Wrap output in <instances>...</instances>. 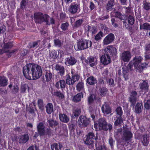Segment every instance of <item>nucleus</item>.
<instances>
[{
  "label": "nucleus",
  "mask_w": 150,
  "mask_h": 150,
  "mask_svg": "<svg viewBox=\"0 0 150 150\" xmlns=\"http://www.w3.org/2000/svg\"><path fill=\"white\" fill-rule=\"evenodd\" d=\"M108 91V89L105 87H100L98 90V94L102 97L105 96Z\"/></svg>",
  "instance_id": "32"
},
{
  "label": "nucleus",
  "mask_w": 150,
  "mask_h": 150,
  "mask_svg": "<svg viewBox=\"0 0 150 150\" xmlns=\"http://www.w3.org/2000/svg\"><path fill=\"white\" fill-rule=\"evenodd\" d=\"M19 90V87L17 85H14L13 86V89L12 90L13 93L14 94H16L17 93Z\"/></svg>",
  "instance_id": "63"
},
{
  "label": "nucleus",
  "mask_w": 150,
  "mask_h": 150,
  "mask_svg": "<svg viewBox=\"0 0 150 150\" xmlns=\"http://www.w3.org/2000/svg\"><path fill=\"white\" fill-rule=\"evenodd\" d=\"M104 34L101 31L99 32L95 36V39L97 41H99L102 39V38L103 37Z\"/></svg>",
  "instance_id": "52"
},
{
  "label": "nucleus",
  "mask_w": 150,
  "mask_h": 150,
  "mask_svg": "<svg viewBox=\"0 0 150 150\" xmlns=\"http://www.w3.org/2000/svg\"><path fill=\"white\" fill-rule=\"evenodd\" d=\"M83 98V93L82 92L77 93L73 98L74 102L77 103L81 101V98Z\"/></svg>",
  "instance_id": "37"
},
{
  "label": "nucleus",
  "mask_w": 150,
  "mask_h": 150,
  "mask_svg": "<svg viewBox=\"0 0 150 150\" xmlns=\"http://www.w3.org/2000/svg\"><path fill=\"white\" fill-rule=\"evenodd\" d=\"M148 67V64L146 62H144L141 63L140 65H139L137 67V69L139 72H141L143 70H145Z\"/></svg>",
  "instance_id": "34"
},
{
  "label": "nucleus",
  "mask_w": 150,
  "mask_h": 150,
  "mask_svg": "<svg viewBox=\"0 0 150 150\" xmlns=\"http://www.w3.org/2000/svg\"><path fill=\"white\" fill-rule=\"evenodd\" d=\"M83 22V19H79L78 20L75 22L74 26L76 28L80 27L81 26Z\"/></svg>",
  "instance_id": "57"
},
{
  "label": "nucleus",
  "mask_w": 150,
  "mask_h": 150,
  "mask_svg": "<svg viewBox=\"0 0 150 150\" xmlns=\"http://www.w3.org/2000/svg\"><path fill=\"white\" fill-rule=\"evenodd\" d=\"M85 139L84 141L86 144L88 145L92 146L94 144V140L96 141L98 139L97 136H95V134L93 132H89L85 136Z\"/></svg>",
  "instance_id": "9"
},
{
  "label": "nucleus",
  "mask_w": 150,
  "mask_h": 150,
  "mask_svg": "<svg viewBox=\"0 0 150 150\" xmlns=\"http://www.w3.org/2000/svg\"><path fill=\"white\" fill-rule=\"evenodd\" d=\"M37 65L34 63H28L24 66L23 69V72L24 76L25 78L31 80L32 79L31 74L33 75H35V74H34V71L36 68V66Z\"/></svg>",
  "instance_id": "2"
},
{
  "label": "nucleus",
  "mask_w": 150,
  "mask_h": 150,
  "mask_svg": "<svg viewBox=\"0 0 150 150\" xmlns=\"http://www.w3.org/2000/svg\"><path fill=\"white\" fill-rule=\"evenodd\" d=\"M90 122V118H87L86 116H80L78 121V124L81 127H87Z\"/></svg>",
  "instance_id": "12"
},
{
  "label": "nucleus",
  "mask_w": 150,
  "mask_h": 150,
  "mask_svg": "<svg viewBox=\"0 0 150 150\" xmlns=\"http://www.w3.org/2000/svg\"><path fill=\"white\" fill-rule=\"evenodd\" d=\"M143 8L146 10L149 11L150 10V2L146 1L143 4Z\"/></svg>",
  "instance_id": "55"
},
{
  "label": "nucleus",
  "mask_w": 150,
  "mask_h": 150,
  "mask_svg": "<svg viewBox=\"0 0 150 150\" xmlns=\"http://www.w3.org/2000/svg\"><path fill=\"white\" fill-rule=\"evenodd\" d=\"M71 76L70 74H67L65 76L66 83L69 85H73L75 82L78 81L80 78L79 75L77 72H76L74 69H71Z\"/></svg>",
  "instance_id": "3"
},
{
  "label": "nucleus",
  "mask_w": 150,
  "mask_h": 150,
  "mask_svg": "<svg viewBox=\"0 0 150 150\" xmlns=\"http://www.w3.org/2000/svg\"><path fill=\"white\" fill-rule=\"evenodd\" d=\"M123 128L122 139L125 142L129 141L133 137V134L128 129L127 126H125Z\"/></svg>",
  "instance_id": "11"
},
{
  "label": "nucleus",
  "mask_w": 150,
  "mask_h": 150,
  "mask_svg": "<svg viewBox=\"0 0 150 150\" xmlns=\"http://www.w3.org/2000/svg\"><path fill=\"white\" fill-rule=\"evenodd\" d=\"M143 108L142 104L138 102L136 104L135 107V111L136 113L139 114L142 111Z\"/></svg>",
  "instance_id": "39"
},
{
  "label": "nucleus",
  "mask_w": 150,
  "mask_h": 150,
  "mask_svg": "<svg viewBox=\"0 0 150 150\" xmlns=\"http://www.w3.org/2000/svg\"><path fill=\"white\" fill-rule=\"evenodd\" d=\"M60 146L57 143H54L51 145V148L52 150H59Z\"/></svg>",
  "instance_id": "59"
},
{
  "label": "nucleus",
  "mask_w": 150,
  "mask_h": 150,
  "mask_svg": "<svg viewBox=\"0 0 150 150\" xmlns=\"http://www.w3.org/2000/svg\"><path fill=\"white\" fill-rule=\"evenodd\" d=\"M127 20L128 23L131 25H132L135 22V19L134 17L132 16L129 15L127 18V16L125 18V20Z\"/></svg>",
  "instance_id": "44"
},
{
  "label": "nucleus",
  "mask_w": 150,
  "mask_h": 150,
  "mask_svg": "<svg viewBox=\"0 0 150 150\" xmlns=\"http://www.w3.org/2000/svg\"><path fill=\"white\" fill-rule=\"evenodd\" d=\"M102 112L106 114H110L111 112V109L110 107L107 104L103 105L101 108Z\"/></svg>",
  "instance_id": "29"
},
{
  "label": "nucleus",
  "mask_w": 150,
  "mask_h": 150,
  "mask_svg": "<svg viewBox=\"0 0 150 150\" xmlns=\"http://www.w3.org/2000/svg\"><path fill=\"white\" fill-rule=\"evenodd\" d=\"M115 37L114 34L112 33H110L104 39L103 44L104 45H108L111 43L115 40Z\"/></svg>",
  "instance_id": "17"
},
{
  "label": "nucleus",
  "mask_w": 150,
  "mask_h": 150,
  "mask_svg": "<svg viewBox=\"0 0 150 150\" xmlns=\"http://www.w3.org/2000/svg\"><path fill=\"white\" fill-rule=\"evenodd\" d=\"M123 23L124 26H125L126 28L129 30H130L132 29V27L129 25V24H127L126 22V21L125 19L123 20Z\"/></svg>",
  "instance_id": "62"
},
{
  "label": "nucleus",
  "mask_w": 150,
  "mask_h": 150,
  "mask_svg": "<svg viewBox=\"0 0 150 150\" xmlns=\"http://www.w3.org/2000/svg\"><path fill=\"white\" fill-rule=\"evenodd\" d=\"M97 150H107V148L105 145L103 144L98 146Z\"/></svg>",
  "instance_id": "64"
},
{
  "label": "nucleus",
  "mask_w": 150,
  "mask_h": 150,
  "mask_svg": "<svg viewBox=\"0 0 150 150\" xmlns=\"http://www.w3.org/2000/svg\"><path fill=\"white\" fill-rule=\"evenodd\" d=\"M88 32L91 33L92 35L95 34L97 32V28L95 26H88Z\"/></svg>",
  "instance_id": "48"
},
{
  "label": "nucleus",
  "mask_w": 150,
  "mask_h": 150,
  "mask_svg": "<svg viewBox=\"0 0 150 150\" xmlns=\"http://www.w3.org/2000/svg\"><path fill=\"white\" fill-rule=\"evenodd\" d=\"M37 128L38 133L40 136L46 135L50 137L52 135V130L49 128H47L45 131V125L42 122H40L37 125Z\"/></svg>",
  "instance_id": "5"
},
{
  "label": "nucleus",
  "mask_w": 150,
  "mask_h": 150,
  "mask_svg": "<svg viewBox=\"0 0 150 150\" xmlns=\"http://www.w3.org/2000/svg\"><path fill=\"white\" fill-rule=\"evenodd\" d=\"M91 45L92 42L90 40L81 39L78 40L76 45L74 46V49L76 51L88 49Z\"/></svg>",
  "instance_id": "4"
},
{
  "label": "nucleus",
  "mask_w": 150,
  "mask_h": 150,
  "mask_svg": "<svg viewBox=\"0 0 150 150\" xmlns=\"http://www.w3.org/2000/svg\"><path fill=\"white\" fill-rule=\"evenodd\" d=\"M40 40H37L34 42H32L30 43L31 48L37 47Z\"/></svg>",
  "instance_id": "58"
},
{
  "label": "nucleus",
  "mask_w": 150,
  "mask_h": 150,
  "mask_svg": "<svg viewBox=\"0 0 150 150\" xmlns=\"http://www.w3.org/2000/svg\"><path fill=\"white\" fill-rule=\"evenodd\" d=\"M29 88V87L27 84L24 83L21 85L20 89V93H24L26 92L27 88Z\"/></svg>",
  "instance_id": "50"
},
{
  "label": "nucleus",
  "mask_w": 150,
  "mask_h": 150,
  "mask_svg": "<svg viewBox=\"0 0 150 150\" xmlns=\"http://www.w3.org/2000/svg\"><path fill=\"white\" fill-rule=\"evenodd\" d=\"M100 61L102 64L106 66L111 62V58L104 53L100 57Z\"/></svg>",
  "instance_id": "22"
},
{
  "label": "nucleus",
  "mask_w": 150,
  "mask_h": 150,
  "mask_svg": "<svg viewBox=\"0 0 150 150\" xmlns=\"http://www.w3.org/2000/svg\"><path fill=\"white\" fill-rule=\"evenodd\" d=\"M139 87L142 92H144V93L148 92L149 85L147 80H143L142 82L139 84Z\"/></svg>",
  "instance_id": "23"
},
{
  "label": "nucleus",
  "mask_w": 150,
  "mask_h": 150,
  "mask_svg": "<svg viewBox=\"0 0 150 150\" xmlns=\"http://www.w3.org/2000/svg\"><path fill=\"white\" fill-rule=\"evenodd\" d=\"M59 118L60 121L64 123H67L69 121L68 117L65 114H60Z\"/></svg>",
  "instance_id": "42"
},
{
  "label": "nucleus",
  "mask_w": 150,
  "mask_h": 150,
  "mask_svg": "<svg viewBox=\"0 0 150 150\" xmlns=\"http://www.w3.org/2000/svg\"><path fill=\"white\" fill-rule=\"evenodd\" d=\"M8 79L4 76L0 77V86L4 87L7 85Z\"/></svg>",
  "instance_id": "40"
},
{
  "label": "nucleus",
  "mask_w": 150,
  "mask_h": 150,
  "mask_svg": "<svg viewBox=\"0 0 150 150\" xmlns=\"http://www.w3.org/2000/svg\"><path fill=\"white\" fill-rule=\"evenodd\" d=\"M53 76V74L50 70H46L45 73V78L46 82H48L51 81Z\"/></svg>",
  "instance_id": "31"
},
{
  "label": "nucleus",
  "mask_w": 150,
  "mask_h": 150,
  "mask_svg": "<svg viewBox=\"0 0 150 150\" xmlns=\"http://www.w3.org/2000/svg\"><path fill=\"white\" fill-rule=\"evenodd\" d=\"M81 109L80 108H76L73 111V116L74 118H77L80 115Z\"/></svg>",
  "instance_id": "46"
},
{
  "label": "nucleus",
  "mask_w": 150,
  "mask_h": 150,
  "mask_svg": "<svg viewBox=\"0 0 150 150\" xmlns=\"http://www.w3.org/2000/svg\"><path fill=\"white\" fill-rule=\"evenodd\" d=\"M94 96L93 94H90L87 98V104L89 106V110L90 111L93 110L95 108Z\"/></svg>",
  "instance_id": "19"
},
{
  "label": "nucleus",
  "mask_w": 150,
  "mask_h": 150,
  "mask_svg": "<svg viewBox=\"0 0 150 150\" xmlns=\"http://www.w3.org/2000/svg\"><path fill=\"white\" fill-rule=\"evenodd\" d=\"M45 108L46 112L48 114H50L53 111L54 107L51 103H48L45 106Z\"/></svg>",
  "instance_id": "35"
},
{
  "label": "nucleus",
  "mask_w": 150,
  "mask_h": 150,
  "mask_svg": "<svg viewBox=\"0 0 150 150\" xmlns=\"http://www.w3.org/2000/svg\"><path fill=\"white\" fill-rule=\"evenodd\" d=\"M69 25V23L68 22L62 23L61 25L60 28L63 31H65L68 29Z\"/></svg>",
  "instance_id": "53"
},
{
  "label": "nucleus",
  "mask_w": 150,
  "mask_h": 150,
  "mask_svg": "<svg viewBox=\"0 0 150 150\" xmlns=\"http://www.w3.org/2000/svg\"><path fill=\"white\" fill-rule=\"evenodd\" d=\"M122 9V6L120 5L117 6L111 12V17L117 18L121 21L125 19L126 16L125 14H122L120 12H119V11H120Z\"/></svg>",
  "instance_id": "7"
},
{
  "label": "nucleus",
  "mask_w": 150,
  "mask_h": 150,
  "mask_svg": "<svg viewBox=\"0 0 150 150\" xmlns=\"http://www.w3.org/2000/svg\"><path fill=\"white\" fill-rule=\"evenodd\" d=\"M96 78L93 76H91L88 77L86 80L87 83L91 86H94L97 83Z\"/></svg>",
  "instance_id": "28"
},
{
  "label": "nucleus",
  "mask_w": 150,
  "mask_h": 150,
  "mask_svg": "<svg viewBox=\"0 0 150 150\" xmlns=\"http://www.w3.org/2000/svg\"><path fill=\"white\" fill-rule=\"evenodd\" d=\"M142 142L143 145L144 146H147L148 145L149 141V137L147 134H146L145 135H144L141 140Z\"/></svg>",
  "instance_id": "36"
},
{
  "label": "nucleus",
  "mask_w": 150,
  "mask_h": 150,
  "mask_svg": "<svg viewBox=\"0 0 150 150\" xmlns=\"http://www.w3.org/2000/svg\"><path fill=\"white\" fill-rule=\"evenodd\" d=\"M141 29L149 30L150 31V24L146 23H143L142 25H141L140 27Z\"/></svg>",
  "instance_id": "51"
},
{
  "label": "nucleus",
  "mask_w": 150,
  "mask_h": 150,
  "mask_svg": "<svg viewBox=\"0 0 150 150\" xmlns=\"http://www.w3.org/2000/svg\"><path fill=\"white\" fill-rule=\"evenodd\" d=\"M76 90L79 91H82L83 92L85 93L83 82H80L78 83L76 85Z\"/></svg>",
  "instance_id": "45"
},
{
  "label": "nucleus",
  "mask_w": 150,
  "mask_h": 150,
  "mask_svg": "<svg viewBox=\"0 0 150 150\" xmlns=\"http://www.w3.org/2000/svg\"><path fill=\"white\" fill-rule=\"evenodd\" d=\"M94 127L96 131L103 130L107 131L109 130L110 131L112 128L110 124H108L107 121L104 118H99L97 122L94 123Z\"/></svg>",
  "instance_id": "1"
},
{
  "label": "nucleus",
  "mask_w": 150,
  "mask_h": 150,
  "mask_svg": "<svg viewBox=\"0 0 150 150\" xmlns=\"http://www.w3.org/2000/svg\"><path fill=\"white\" fill-rule=\"evenodd\" d=\"M117 116H122L123 111L121 107L120 106L117 107L115 110Z\"/></svg>",
  "instance_id": "54"
},
{
  "label": "nucleus",
  "mask_w": 150,
  "mask_h": 150,
  "mask_svg": "<svg viewBox=\"0 0 150 150\" xmlns=\"http://www.w3.org/2000/svg\"><path fill=\"white\" fill-rule=\"evenodd\" d=\"M66 82L64 80H60L59 81L56 82L55 84V87L58 89L60 88L63 91L65 88Z\"/></svg>",
  "instance_id": "25"
},
{
  "label": "nucleus",
  "mask_w": 150,
  "mask_h": 150,
  "mask_svg": "<svg viewBox=\"0 0 150 150\" xmlns=\"http://www.w3.org/2000/svg\"><path fill=\"white\" fill-rule=\"evenodd\" d=\"M131 57V53L129 51H125L120 55V59L124 62H128Z\"/></svg>",
  "instance_id": "16"
},
{
  "label": "nucleus",
  "mask_w": 150,
  "mask_h": 150,
  "mask_svg": "<svg viewBox=\"0 0 150 150\" xmlns=\"http://www.w3.org/2000/svg\"><path fill=\"white\" fill-rule=\"evenodd\" d=\"M54 68L58 76H62L64 75L65 69L63 66L57 64L55 65Z\"/></svg>",
  "instance_id": "20"
},
{
  "label": "nucleus",
  "mask_w": 150,
  "mask_h": 150,
  "mask_svg": "<svg viewBox=\"0 0 150 150\" xmlns=\"http://www.w3.org/2000/svg\"><path fill=\"white\" fill-rule=\"evenodd\" d=\"M144 107L146 110L150 109V100H147L146 102L145 103Z\"/></svg>",
  "instance_id": "60"
},
{
  "label": "nucleus",
  "mask_w": 150,
  "mask_h": 150,
  "mask_svg": "<svg viewBox=\"0 0 150 150\" xmlns=\"http://www.w3.org/2000/svg\"><path fill=\"white\" fill-rule=\"evenodd\" d=\"M36 68L34 71V74L35 73V75H33L32 74H31V77L32 76L33 79H36L39 78L42 75V70L40 66L37 65Z\"/></svg>",
  "instance_id": "21"
},
{
  "label": "nucleus",
  "mask_w": 150,
  "mask_h": 150,
  "mask_svg": "<svg viewBox=\"0 0 150 150\" xmlns=\"http://www.w3.org/2000/svg\"><path fill=\"white\" fill-rule=\"evenodd\" d=\"M49 56L50 58L55 59L58 57L59 54H57V51L53 50L50 51Z\"/></svg>",
  "instance_id": "41"
},
{
  "label": "nucleus",
  "mask_w": 150,
  "mask_h": 150,
  "mask_svg": "<svg viewBox=\"0 0 150 150\" xmlns=\"http://www.w3.org/2000/svg\"><path fill=\"white\" fill-rule=\"evenodd\" d=\"M47 19H46V25H50L51 24L54 25L55 23V20L53 18H50V22H49L48 21L50 17L49 16L48 14L47 15Z\"/></svg>",
  "instance_id": "49"
},
{
  "label": "nucleus",
  "mask_w": 150,
  "mask_h": 150,
  "mask_svg": "<svg viewBox=\"0 0 150 150\" xmlns=\"http://www.w3.org/2000/svg\"><path fill=\"white\" fill-rule=\"evenodd\" d=\"M80 4L76 3H72L69 6V11L71 14H74L76 13L78 10L80 8Z\"/></svg>",
  "instance_id": "18"
},
{
  "label": "nucleus",
  "mask_w": 150,
  "mask_h": 150,
  "mask_svg": "<svg viewBox=\"0 0 150 150\" xmlns=\"http://www.w3.org/2000/svg\"><path fill=\"white\" fill-rule=\"evenodd\" d=\"M105 53L107 56L115 59L117 57V50L113 45L107 46L104 50Z\"/></svg>",
  "instance_id": "6"
},
{
  "label": "nucleus",
  "mask_w": 150,
  "mask_h": 150,
  "mask_svg": "<svg viewBox=\"0 0 150 150\" xmlns=\"http://www.w3.org/2000/svg\"><path fill=\"white\" fill-rule=\"evenodd\" d=\"M137 93L136 91H132L130 93V96L129 98V101L131 106L134 107L137 99Z\"/></svg>",
  "instance_id": "14"
},
{
  "label": "nucleus",
  "mask_w": 150,
  "mask_h": 150,
  "mask_svg": "<svg viewBox=\"0 0 150 150\" xmlns=\"http://www.w3.org/2000/svg\"><path fill=\"white\" fill-rule=\"evenodd\" d=\"M143 60V58L141 56H135L132 60L133 63L134 64V68L136 69L137 67L139 66V65L141 62Z\"/></svg>",
  "instance_id": "24"
},
{
  "label": "nucleus",
  "mask_w": 150,
  "mask_h": 150,
  "mask_svg": "<svg viewBox=\"0 0 150 150\" xmlns=\"http://www.w3.org/2000/svg\"><path fill=\"white\" fill-rule=\"evenodd\" d=\"M6 27L4 24L0 23V34H3L6 30Z\"/></svg>",
  "instance_id": "61"
},
{
  "label": "nucleus",
  "mask_w": 150,
  "mask_h": 150,
  "mask_svg": "<svg viewBox=\"0 0 150 150\" xmlns=\"http://www.w3.org/2000/svg\"><path fill=\"white\" fill-rule=\"evenodd\" d=\"M13 46L12 42H8L7 43L4 42L2 45V49L4 50H6L7 49L11 48Z\"/></svg>",
  "instance_id": "43"
},
{
  "label": "nucleus",
  "mask_w": 150,
  "mask_h": 150,
  "mask_svg": "<svg viewBox=\"0 0 150 150\" xmlns=\"http://www.w3.org/2000/svg\"><path fill=\"white\" fill-rule=\"evenodd\" d=\"M53 95L60 100H62L64 98V93L60 91H54L53 93Z\"/></svg>",
  "instance_id": "38"
},
{
  "label": "nucleus",
  "mask_w": 150,
  "mask_h": 150,
  "mask_svg": "<svg viewBox=\"0 0 150 150\" xmlns=\"http://www.w3.org/2000/svg\"><path fill=\"white\" fill-rule=\"evenodd\" d=\"M38 105L39 109L43 110H44V104L43 100L42 99H38L37 102Z\"/></svg>",
  "instance_id": "47"
},
{
  "label": "nucleus",
  "mask_w": 150,
  "mask_h": 150,
  "mask_svg": "<svg viewBox=\"0 0 150 150\" xmlns=\"http://www.w3.org/2000/svg\"><path fill=\"white\" fill-rule=\"evenodd\" d=\"M115 4V3L114 0H110L109 1L105 7L106 11L107 12H109L112 10Z\"/></svg>",
  "instance_id": "30"
},
{
  "label": "nucleus",
  "mask_w": 150,
  "mask_h": 150,
  "mask_svg": "<svg viewBox=\"0 0 150 150\" xmlns=\"http://www.w3.org/2000/svg\"><path fill=\"white\" fill-rule=\"evenodd\" d=\"M134 64L132 60L130 61L127 66H124L122 68V73L125 80L129 79V70L132 71L134 70Z\"/></svg>",
  "instance_id": "8"
},
{
  "label": "nucleus",
  "mask_w": 150,
  "mask_h": 150,
  "mask_svg": "<svg viewBox=\"0 0 150 150\" xmlns=\"http://www.w3.org/2000/svg\"><path fill=\"white\" fill-rule=\"evenodd\" d=\"M144 50L145 51V54H149L150 53V42L145 45Z\"/></svg>",
  "instance_id": "56"
},
{
  "label": "nucleus",
  "mask_w": 150,
  "mask_h": 150,
  "mask_svg": "<svg viewBox=\"0 0 150 150\" xmlns=\"http://www.w3.org/2000/svg\"><path fill=\"white\" fill-rule=\"evenodd\" d=\"M47 123L48 126L52 128L55 127L59 125L58 122L53 119L48 120Z\"/></svg>",
  "instance_id": "33"
},
{
  "label": "nucleus",
  "mask_w": 150,
  "mask_h": 150,
  "mask_svg": "<svg viewBox=\"0 0 150 150\" xmlns=\"http://www.w3.org/2000/svg\"><path fill=\"white\" fill-rule=\"evenodd\" d=\"M85 62L91 67L96 66L97 64V60L96 57L91 56L88 57L87 59H85Z\"/></svg>",
  "instance_id": "15"
},
{
  "label": "nucleus",
  "mask_w": 150,
  "mask_h": 150,
  "mask_svg": "<svg viewBox=\"0 0 150 150\" xmlns=\"http://www.w3.org/2000/svg\"><path fill=\"white\" fill-rule=\"evenodd\" d=\"M114 125L115 126H121L123 122V119L122 116H117L114 119Z\"/></svg>",
  "instance_id": "27"
},
{
  "label": "nucleus",
  "mask_w": 150,
  "mask_h": 150,
  "mask_svg": "<svg viewBox=\"0 0 150 150\" xmlns=\"http://www.w3.org/2000/svg\"><path fill=\"white\" fill-rule=\"evenodd\" d=\"M29 136L28 134L25 133L23 134L19 135L17 138L16 136L14 137V139L15 141L18 139V142L20 144H25L26 143L29 139Z\"/></svg>",
  "instance_id": "13"
},
{
  "label": "nucleus",
  "mask_w": 150,
  "mask_h": 150,
  "mask_svg": "<svg viewBox=\"0 0 150 150\" xmlns=\"http://www.w3.org/2000/svg\"><path fill=\"white\" fill-rule=\"evenodd\" d=\"M66 63H67L68 65L73 66L77 62V60L75 58L72 56L68 57L65 59Z\"/></svg>",
  "instance_id": "26"
},
{
  "label": "nucleus",
  "mask_w": 150,
  "mask_h": 150,
  "mask_svg": "<svg viewBox=\"0 0 150 150\" xmlns=\"http://www.w3.org/2000/svg\"><path fill=\"white\" fill-rule=\"evenodd\" d=\"M47 14L38 12L34 14V18L36 23L41 24L46 22Z\"/></svg>",
  "instance_id": "10"
}]
</instances>
